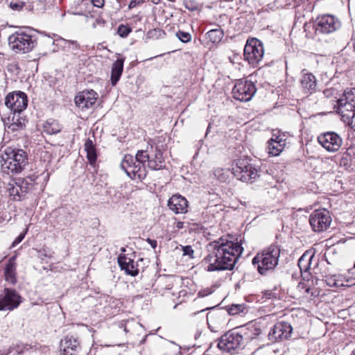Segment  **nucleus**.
I'll return each instance as SVG.
<instances>
[{"instance_id":"f257e3e1","label":"nucleus","mask_w":355,"mask_h":355,"mask_svg":"<svg viewBox=\"0 0 355 355\" xmlns=\"http://www.w3.org/2000/svg\"><path fill=\"white\" fill-rule=\"evenodd\" d=\"M241 242L242 240L234 243L224 237L210 242L207 245L208 254L204 259V261L209 263L207 270H232L243 251Z\"/></svg>"},{"instance_id":"f03ea898","label":"nucleus","mask_w":355,"mask_h":355,"mask_svg":"<svg viewBox=\"0 0 355 355\" xmlns=\"http://www.w3.org/2000/svg\"><path fill=\"white\" fill-rule=\"evenodd\" d=\"M27 164V154L22 149L7 148L0 156V171L3 175L18 174Z\"/></svg>"},{"instance_id":"7ed1b4c3","label":"nucleus","mask_w":355,"mask_h":355,"mask_svg":"<svg viewBox=\"0 0 355 355\" xmlns=\"http://www.w3.org/2000/svg\"><path fill=\"white\" fill-rule=\"evenodd\" d=\"M280 249L277 245H270L252 259V264L259 272L264 275L268 270L274 269L279 262Z\"/></svg>"},{"instance_id":"20e7f679","label":"nucleus","mask_w":355,"mask_h":355,"mask_svg":"<svg viewBox=\"0 0 355 355\" xmlns=\"http://www.w3.org/2000/svg\"><path fill=\"white\" fill-rule=\"evenodd\" d=\"M245 329L241 327L225 333L220 337L218 343V348L227 352H232L240 349L243 343V333Z\"/></svg>"},{"instance_id":"39448f33","label":"nucleus","mask_w":355,"mask_h":355,"mask_svg":"<svg viewBox=\"0 0 355 355\" xmlns=\"http://www.w3.org/2000/svg\"><path fill=\"white\" fill-rule=\"evenodd\" d=\"M341 24L340 20L336 15L324 14L317 17L313 28L315 33L330 34L340 29Z\"/></svg>"},{"instance_id":"423d86ee","label":"nucleus","mask_w":355,"mask_h":355,"mask_svg":"<svg viewBox=\"0 0 355 355\" xmlns=\"http://www.w3.org/2000/svg\"><path fill=\"white\" fill-rule=\"evenodd\" d=\"M9 45L16 53L30 52L35 46L32 36L24 32H15L8 37Z\"/></svg>"},{"instance_id":"0eeeda50","label":"nucleus","mask_w":355,"mask_h":355,"mask_svg":"<svg viewBox=\"0 0 355 355\" xmlns=\"http://www.w3.org/2000/svg\"><path fill=\"white\" fill-rule=\"evenodd\" d=\"M121 168L128 176L133 180H141L146 176V170L144 165L137 164V160L131 155L126 154L121 162Z\"/></svg>"},{"instance_id":"6e6552de","label":"nucleus","mask_w":355,"mask_h":355,"mask_svg":"<svg viewBox=\"0 0 355 355\" xmlns=\"http://www.w3.org/2000/svg\"><path fill=\"white\" fill-rule=\"evenodd\" d=\"M233 175L243 182L252 181L259 176V170L248 159H238L232 168Z\"/></svg>"},{"instance_id":"1a4fd4ad","label":"nucleus","mask_w":355,"mask_h":355,"mask_svg":"<svg viewBox=\"0 0 355 355\" xmlns=\"http://www.w3.org/2000/svg\"><path fill=\"white\" fill-rule=\"evenodd\" d=\"M264 49L262 42L257 38L247 40L244 47V58L250 64L255 66L263 58Z\"/></svg>"},{"instance_id":"9d476101","label":"nucleus","mask_w":355,"mask_h":355,"mask_svg":"<svg viewBox=\"0 0 355 355\" xmlns=\"http://www.w3.org/2000/svg\"><path fill=\"white\" fill-rule=\"evenodd\" d=\"M309 224L315 232L326 231L330 226L332 219L329 211L326 209L315 210L309 216Z\"/></svg>"},{"instance_id":"9b49d317","label":"nucleus","mask_w":355,"mask_h":355,"mask_svg":"<svg viewBox=\"0 0 355 355\" xmlns=\"http://www.w3.org/2000/svg\"><path fill=\"white\" fill-rule=\"evenodd\" d=\"M257 91L255 85L243 79L238 80L232 89L233 97L240 101H249L254 96Z\"/></svg>"},{"instance_id":"f8f14e48","label":"nucleus","mask_w":355,"mask_h":355,"mask_svg":"<svg viewBox=\"0 0 355 355\" xmlns=\"http://www.w3.org/2000/svg\"><path fill=\"white\" fill-rule=\"evenodd\" d=\"M337 112L345 122L349 123L355 114V96L349 92H345L343 97L337 101Z\"/></svg>"},{"instance_id":"ddd939ff","label":"nucleus","mask_w":355,"mask_h":355,"mask_svg":"<svg viewBox=\"0 0 355 355\" xmlns=\"http://www.w3.org/2000/svg\"><path fill=\"white\" fill-rule=\"evenodd\" d=\"M5 105L14 112L12 120H15V114H20L28 105L27 96L22 92L10 93L5 98Z\"/></svg>"},{"instance_id":"4468645a","label":"nucleus","mask_w":355,"mask_h":355,"mask_svg":"<svg viewBox=\"0 0 355 355\" xmlns=\"http://www.w3.org/2000/svg\"><path fill=\"white\" fill-rule=\"evenodd\" d=\"M318 140L322 146L329 152L338 151L343 144L341 137L334 132L320 134Z\"/></svg>"},{"instance_id":"2eb2a0df","label":"nucleus","mask_w":355,"mask_h":355,"mask_svg":"<svg viewBox=\"0 0 355 355\" xmlns=\"http://www.w3.org/2000/svg\"><path fill=\"white\" fill-rule=\"evenodd\" d=\"M0 295V311H12L20 304L21 297L15 290H5Z\"/></svg>"},{"instance_id":"dca6fc26","label":"nucleus","mask_w":355,"mask_h":355,"mask_svg":"<svg viewBox=\"0 0 355 355\" xmlns=\"http://www.w3.org/2000/svg\"><path fill=\"white\" fill-rule=\"evenodd\" d=\"M293 328L291 325L286 322L277 323L268 334L269 340L272 342H277L291 337Z\"/></svg>"},{"instance_id":"f3484780","label":"nucleus","mask_w":355,"mask_h":355,"mask_svg":"<svg viewBox=\"0 0 355 355\" xmlns=\"http://www.w3.org/2000/svg\"><path fill=\"white\" fill-rule=\"evenodd\" d=\"M97 98L98 94L94 90H84L75 97V103L82 110L88 109L95 104Z\"/></svg>"},{"instance_id":"a211bd4d","label":"nucleus","mask_w":355,"mask_h":355,"mask_svg":"<svg viewBox=\"0 0 355 355\" xmlns=\"http://www.w3.org/2000/svg\"><path fill=\"white\" fill-rule=\"evenodd\" d=\"M226 313L223 309L210 312L207 315V321L209 328L212 331H217L219 328H222L226 323Z\"/></svg>"},{"instance_id":"6ab92c4d","label":"nucleus","mask_w":355,"mask_h":355,"mask_svg":"<svg viewBox=\"0 0 355 355\" xmlns=\"http://www.w3.org/2000/svg\"><path fill=\"white\" fill-rule=\"evenodd\" d=\"M80 349V342L72 336H67L60 343L61 355H76Z\"/></svg>"},{"instance_id":"aec40b11","label":"nucleus","mask_w":355,"mask_h":355,"mask_svg":"<svg viewBox=\"0 0 355 355\" xmlns=\"http://www.w3.org/2000/svg\"><path fill=\"white\" fill-rule=\"evenodd\" d=\"M327 285L329 287H351L355 286V277L349 275H334L327 277Z\"/></svg>"},{"instance_id":"412c9836","label":"nucleus","mask_w":355,"mask_h":355,"mask_svg":"<svg viewBox=\"0 0 355 355\" xmlns=\"http://www.w3.org/2000/svg\"><path fill=\"white\" fill-rule=\"evenodd\" d=\"M168 206L171 211L177 214H184L187 212L188 201L183 196L175 194L169 198Z\"/></svg>"},{"instance_id":"4be33fe9","label":"nucleus","mask_w":355,"mask_h":355,"mask_svg":"<svg viewBox=\"0 0 355 355\" xmlns=\"http://www.w3.org/2000/svg\"><path fill=\"white\" fill-rule=\"evenodd\" d=\"M300 85L302 91L306 94H311L316 90V78L315 76L306 69L302 70L300 78Z\"/></svg>"},{"instance_id":"5701e85b","label":"nucleus","mask_w":355,"mask_h":355,"mask_svg":"<svg viewBox=\"0 0 355 355\" xmlns=\"http://www.w3.org/2000/svg\"><path fill=\"white\" fill-rule=\"evenodd\" d=\"M118 263L122 270L131 276H136L139 273L138 263H135L134 261L125 254H120L118 257Z\"/></svg>"},{"instance_id":"b1692460","label":"nucleus","mask_w":355,"mask_h":355,"mask_svg":"<svg viewBox=\"0 0 355 355\" xmlns=\"http://www.w3.org/2000/svg\"><path fill=\"white\" fill-rule=\"evenodd\" d=\"M49 42H51L53 44L62 46L65 51H71L73 54H77L80 49V45L76 40H67L62 37H59L56 40H52L49 37H47Z\"/></svg>"},{"instance_id":"393cba45","label":"nucleus","mask_w":355,"mask_h":355,"mask_svg":"<svg viewBox=\"0 0 355 355\" xmlns=\"http://www.w3.org/2000/svg\"><path fill=\"white\" fill-rule=\"evenodd\" d=\"M148 166L151 170L155 171L161 170L164 168V167L165 166L164 159L161 150L156 148L153 153L150 155Z\"/></svg>"},{"instance_id":"a878e982","label":"nucleus","mask_w":355,"mask_h":355,"mask_svg":"<svg viewBox=\"0 0 355 355\" xmlns=\"http://www.w3.org/2000/svg\"><path fill=\"white\" fill-rule=\"evenodd\" d=\"M15 259V257L10 258L5 268L4 275L7 286H14L17 282ZM5 286H6V285H5Z\"/></svg>"},{"instance_id":"bb28decb","label":"nucleus","mask_w":355,"mask_h":355,"mask_svg":"<svg viewBox=\"0 0 355 355\" xmlns=\"http://www.w3.org/2000/svg\"><path fill=\"white\" fill-rule=\"evenodd\" d=\"M125 58H119L112 64L111 70L110 80L112 85H116L119 79L121 78V74L123 71V63Z\"/></svg>"},{"instance_id":"cd10ccee","label":"nucleus","mask_w":355,"mask_h":355,"mask_svg":"<svg viewBox=\"0 0 355 355\" xmlns=\"http://www.w3.org/2000/svg\"><path fill=\"white\" fill-rule=\"evenodd\" d=\"M286 140L274 141L269 140L268 141V153L270 156L279 155L286 146Z\"/></svg>"},{"instance_id":"c85d7f7f","label":"nucleus","mask_w":355,"mask_h":355,"mask_svg":"<svg viewBox=\"0 0 355 355\" xmlns=\"http://www.w3.org/2000/svg\"><path fill=\"white\" fill-rule=\"evenodd\" d=\"M33 181L34 180L30 177L27 178H18L16 180V184L18 185L21 195H22L24 198L33 189Z\"/></svg>"},{"instance_id":"c756f323","label":"nucleus","mask_w":355,"mask_h":355,"mask_svg":"<svg viewBox=\"0 0 355 355\" xmlns=\"http://www.w3.org/2000/svg\"><path fill=\"white\" fill-rule=\"evenodd\" d=\"M85 150L87 153V158L90 164H94L96 162L97 155L96 152V147L93 141L87 139L85 143Z\"/></svg>"},{"instance_id":"7c9ffc66","label":"nucleus","mask_w":355,"mask_h":355,"mask_svg":"<svg viewBox=\"0 0 355 355\" xmlns=\"http://www.w3.org/2000/svg\"><path fill=\"white\" fill-rule=\"evenodd\" d=\"M62 130L61 125L54 119H49L44 125V131L49 135H55Z\"/></svg>"},{"instance_id":"2f4dec72","label":"nucleus","mask_w":355,"mask_h":355,"mask_svg":"<svg viewBox=\"0 0 355 355\" xmlns=\"http://www.w3.org/2000/svg\"><path fill=\"white\" fill-rule=\"evenodd\" d=\"M7 189L12 200L20 201L24 199L18 185L16 184V180L8 184Z\"/></svg>"},{"instance_id":"473e14b6","label":"nucleus","mask_w":355,"mask_h":355,"mask_svg":"<svg viewBox=\"0 0 355 355\" xmlns=\"http://www.w3.org/2000/svg\"><path fill=\"white\" fill-rule=\"evenodd\" d=\"M224 309L227 312V315H235L239 313H245L247 312V307L243 304H232L231 305L226 306Z\"/></svg>"},{"instance_id":"72a5a7b5","label":"nucleus","mask_w":355,"mask_h":355,"mask_svg":"<svg viewBox=\"0 0 355 355\" xmlns=\"http://www.w3.org/2000/svg\"><path fill=\"white\" fill-rule=\"evenodd\" d=\"M314 257V254L309 255L307 253H304L298 261V266L300 268L301 272L304 270L306 271L311 265V261Z\"/></svg>"},{"instance_id":"f704fd0d","label":"nucleus","mask_w":355,"mask_h":355,"mask_svg":"<svg viewBox=\"0 0 355 355\" xmlns=\"http://www.w3.org/2000/svg\"><path fill=\"white\" fill-rule=\"evenodd\" d=\"M207 38L213 43L219 42L223 37V32L220 29H212L207 32Z\"/></svg>"},{"instance_id":"c9c22d12","label":"nucleus","mask_w":355,"mask_h":355,"mask_svg":"<svg viewBox=\"0 0 355 355\" xmlns=\"http://www.w3.org/2000/svg\"><path fill=\"white\" fill-rule=\"evenodd\" d=\"M150 155L148 154L147 152L145 150H139L137 153L135 157H134V159L137 160V164H140L145 166V163L146 162H148Z\"/></svg>"},{"instance_id":"e433bc0d","label":"nucleus","mask_w":355,"mask_h":355,"mask_svg":"<svg viewBox=\"0 0 355 355\" xmlns=\"http://www.w3.org/2000/svg\"><path fill=\"white\" fill-rule=\"evenodd\" d=\"M132 31V29L125 25L121 24L117 28V33L121 37H126L129 33Z\"/></svg>"},{"instance_id":"4c0bfd02","label":"nucleus","mask_w":355,"mask_h":355,"mask_svg":"<svg viewBox=\"0 0 355 355\" xmlns=\"http://www.w3.org/2000/svg\"><path fill=\"white\" fill-rule=\"evenodd\" d=\"M177 37L184 43H187L191 41V35L187 32L179 31L176 33Z\"/></svg>"},{"instance_id":"58836bf2","label":"nucleus","mask_w":355,"mask_h":355,"mask_svg":"<svg viewBox=\"0 0 355 355\" xmlns=\"http://www.w3.org/2000/svg\"><path fill=\"white\" fill-rule=\"evenodd\" d=\"M227 171H225L223 168H216L214 171V176L216 177L220 181L224 182L227 179L226 173Z\"/></svg>"},{"instance_id":"ea45409f","label":"nucleus","mask_w":355,"mask_h":355,"mask_svg":"<svg viewBox=\"0 0 355 355\" xmlns=\"http://www.w3.org/2000/svg\"><path fill=\"white\" fill-rule=\"evenodd\" d=\"M182 250L183 252V255L189 256L190 258H193L194 250L192 249L191 246L186 245L182 246Z\"/></svg>"},{"instance_id":"a19ab883","label":"nucleus","mask_w":355,"mask_h":355,"mask_svg":"<svg viewBox=\"0 0 355 355\" xmlns=\"http://www.w3.org/2000/svg\"><path fill=\"white\" fill-rule=\"evenodd\" d=\"M26 232H27V229L24 232L20 233V234L12 242V243L11 245V248H15L17 245H18L19 243H21L22 241V240L24 239Z\"/></svg>"},{"instance_id":"79ce46f5","label":"nucleus","mask_w":355,"mask_h":355,"mask_svg":"<svg viewBox=\"0 0 355 355\" xmlns=\"http://www.w3.org/2000/svg\"><path fill=\"white\" fill-rule=\"evenodd\" d=\"M261 293H262V298H264L266 301V300L275 297V295L272 293V290H262Z\"/></svg>"},{"instance_id":"37998d69","label":"nucleus","mask_w":355,"mask_h":355,"mask_svg":"<svg viewBox=\"0 0 355 355\" xmlns=\"http://www.w3.org/2000/svg\"><path fill=\"white\" fill-rule=\"evenodd\" d=\"M24 6V3L19 1H11L10 3V7L14 10H20Z\"/></svg>"},{"instance_id":"c03bdc74","label":"nucleus","mask_w":355,"mask_h":355,"mask_svg":"<svg viewBox=\"0 0 355 355\" xmlns=\"http://www.w3.org/2000/svg\"><path fill=\"white\" fill-rule=\"evenodd\" d=\"M249 297L250 298V301H251V302L255 301L256 302H260V303H263V302H266L264 298H262V293L258 294L256 295H252Z\"/></svg>"},{"instance_id":"a18cd8bd","label":"nucleus","mask_w":355,"mask_h":355,"mask_svg":"<svg viewBox=\"0 0 355 355\" xmlns=\"http://www.w3.org/2000/svg\"><path fill=\"white\" fill-rule=\"evenodd\" d=\"M250 328L253 329V330H252V331H253L254 336H248V339H252L254 338V336H257L260 335L261 333V331L259 328H256L253 325H249L248 329H250Z\"/></svg>"},{"instance_id":"49530a36","label":"nucleus","mask_w":355,"mask_h":355,"mask_svg":"<svg viewBox=\"0 0 355 355\" xmlns=\"http://www.w3.org/2000/svg\"><path fill=\"white\" fill-rule=\"evenodd\" d=\"M177 294L178 295V299L182 297H184L187 295V290H180L179 291L176 292V293H172L173 295H175Z\"/></svg>"},{"instance_id":"de8ad7c7","label":"nucleus","mask_w":355,"mask_h":355,"mask_svg":"<svg viewBox=\"0 0 355 355\" xmlns=\"http://www.w3.org/2000/svg\"><path fill=\"white\" fill-rule=\"evenodd\" d=\"M92 2L97 8H101L104 5V0H92Z\"/></svg>"},{"instance_id":"09e8293b","label":"nucleus","mask_w":355,"mask_h":355,"mask_svg":"<svg viewBox=\"0 0 355 355\" xmlns=\"http://www.w3.org/2000/svg\"><path fill=\"white\" fill-rule=\"evenodd\" d=\"M270 140H273L274 141H277L286 140V139H284L281 135H276L274 134Z\"/></svg>"},{"instance_id":"8fccbe9b","label":"nucleus","mask_w":355,"mask_h":355,"mask_svg":"<svg viewBox=\"0 0 355 355\" xmlns=\"http://www.w3.org/2000/svg\"><path fill=\"white\" fill-rule=\"evenodd\" d=\"M147 241H148V243L150 245V246H151L153 249H155V248L157 247V241H155V240H153V239H147Z\"/></svg>"},{"instance_id":"3c124183","label":"nucleus","mask_w":355,"mask_h":355,"mask_svg":"<svg viewBox=\"0 0 355 355\" xmlns=\"http://www.w3.org/2000/svg\"><path fill=\"white\" fill-rule=\"evenodd\" d=\"M352 127L355 130V113L353 114L352 119L349 121V123Z\"/></svg>"},{"instance_id":"603ef678","label":"nucleus","mask_w":355,"mask_h":355,"mask_svg":"<svg viewBox=\"0 0 355 355\" xmlns=\"http://www.w3.org/2000/svg\"><path fill=\"white\" fill-rule=\"evenodd\" d=\"M211 292H207V290H201L199 293H198V296L200 297H204L205 295H207L209 294H211Z\"/></svg>"},{"instance_id":"864d4df0","label":"nucleus","mask_w":355,"mask_h":355,"mask_svg":"<svg viewBox=\"0 0 355 355\" xmlns=\"http://www.w3.org/2000/svg\"><path fill=\"white\" fill-rule=\"evenodd\" d=\"M333 89H325L324 91V94L327 96V97H329L331 96V95H333Z\"/></svg>"},{"instance_id":"5fc2aeb1","label":"nucleus","mask_w":355,"mask_h":355,"mask_svg":"<svg viewBox=\"0 0 355 355\" xmlns=\"http://www.w3.org/2000/svg\"><path fill=\"white\" fill-rule=\"evenodd\" d=\"M310 287H311V285L309 284V280H308L306 284L303 283V286H302V288H310Z\"/></svg>"},{"instance_id":"6e6d98bb","label":"nucleus","mask_w":355,"mask_h":355,"mask_svg":"<svg viewBox=\"0 0 355 355\" xmlns=\"http://www.w3.org/2000/svg\"><path fill=\"white\" fill-rule=\"evenodd\" d=\"M311 295L316 297L319 295V290H313V291L311 292Z\"/></svg>"},{"instance_id":"4d7b16f0","label":"nucleus","mask_w":355,"mask_h":355,"mask_svg":"<svg viewBox=\"0 0 355 355\" xmlns=\"http://www.w3.org/2000/svg\"><path fill=\"white\" fill-rule=\"evenodd\" d=\"M136 6V2L135 1H130V4H129V8H134Z\"/></svg>"},{"instance_id":"13d9d810","label":"nucleus","mask_w":355,"mask_h":355,"mask_svg":"<svg viewBox=\"0 0 355 355\" xmlns=\"http://www.w3.org/2000/svg\"><path fill=\"white\" fill-rule=\"evenodd\" d=\"M178 227H179V228L182 227V223H178Z\"/></svg>"},{"instance_id":"bf43d9fd","label":"nucleus","mask_w":355,"mask_h":355,"mask_svg":"<svg viewBox=\"0 0 355 355\" xmlns=\"http://www.w3.org/2000/svg\"><path fill=\"white\" fill-rule=\"evenodd\" d=\"M184 299L180 300L178 302V303H182V302H184Z\"/></svg>"},{"instance_id":"052dcab7","label":"nucleus","mask_w":355,"mask_h":355,"mask_svg":"<svg viewBox=\"0 0 355 355\" xmlns=\"http://www.w3.org/2000/svg\"><path fill=\"white\" fill-rule=\"evenodd\" d=\"M310 291H311V290L306 289V290H305V292H306V293H309Z\"/></svg>"},{"instance_id":"680f3d73","label":"nucleus","mask_w":355,"mask_h":355,"mask_svg":"<svg viewBox=\"0 0 355 355\" xmlns=\"http://www.w3.org/2000/svg\"><path fill=\"white\" fill-rule=\"evenodd\" d=\"M352 355H355V349L352 352Z\"/></svg>"},{"instance_id":"e2e57ef3","label":"nucleus","mask_w":355,"mask_h":355,"mask_svg":"<svg viewBox=\"0 0 355 355\" xmlns=\"http://www.w3.org/2000/svg\"><path fill=\"white\" fill-rule=\"evenodd\" d=\"M139 261H144V259L141 258V259H140Z\"/></svg>"},{"instance_id":"0e129e2a","label":"nucleus","mask_w":355,"mask_h":355,"mask_svg":"<svg viewBox=\"0 0 355 355\" xmlns=\"http://www.w3.org/2000/svg\"><path fill=\"white\" fill-rule=\"evenodd\" d=\"M12 125H13V126H14V125H17V124H16V123H12Z\"/></svg>"},{"instance_id":"69168bd1","label":"nucleus","mask_w":355,"mask_h":355,"mask_svg":"<svg viewBox=\"0 0 355 355\" xmlns=\"http://www.w3.org/2000/svg\"><path fill=\"white\" fill-rule=\"evenodd\" d=\"M299 284H302V282H299ZM299 286H300V285L297 286V287H299Z\"/></svg>"},{"instance_id":"338daca9","label":"nucleus","mask_w":355,"mask_h":355,"mask_svg":"<svg viewBox=\"0 0 355 355\" xmlns=\"http://www.w3.org/2000/svg\"><path fill=\"white\" fill-rule=\"evenodd\" d=\"M354 267L355 268V263H354Z\"/></svg>"}]
</instances>
